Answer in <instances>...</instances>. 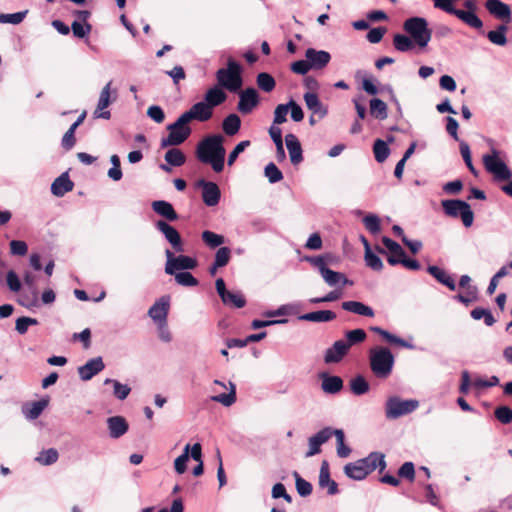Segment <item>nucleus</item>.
Here are the masks:
<instances>
[{
	"label": "nucleus",
	"instance_id": "obj_23",
	"mask_svg": "<svg viewBox=\"0 0 512 512\" xmlns=\"http://www.w3.org/2000/svg\"><path fill=\"white\" fill-rule=\"evenodd\" d=\"M111 85L112 81H109L100 92L97 109L94 112L96 118L110 119L111 117L110 111H104L111 103Z\"/></svg>",
	"mask_w": 512,
	"mask_h": 512
},
{
	"label": "nucleus",
	"instance_id": "obj_6",
	"mask_svg": "<svg viewBox=\"0 0 512 512\" xmlns=\"http://www.w3.org/2000/svg\"><path fill=\"white\" fill-rule=\"evenodd\" d=\"M188 124L186 120L183 121L182 115L174 123L169 124L167 126L168 135L161 139L160 147L167 148L184 143L192 133Z\"/></svg>",
	"mask_w": 512,
	"mask_h": 512
},
{
	"label": "nucleus",
	"instance_id": "obj_56",
	"mask_svg": "<svg viewBox=\"0 0 512 512\" xmlns=\"http://www.w3.org/2000/svg\"><path fill=\"white\" fill-rule=\"evenodd\" d=\"M264 174L272 184L277 183L283 179L281 170L273 162H270L265 166Z\"/></svg>",
	"mask_w": 512,
	"mask_h": 512
},
{
	"label": "nucleus",
	"instance_id": "obj_3",
	"mask_svg": "<svg viewBox=\"0 0 512 512\" xmlns=\"http://www.w3.org/2000/svg\"><path fill=\"white\" fill-rule=\"evenodd\" d=\"M395 357L389 348L376 346L369 350V366L378 379L388 378L394 367Z\"/></svg>",
	"mask_w": 512,
	"mask_h": 512
},
{
	"label": "nucleus",
	"instance_id": "obj_22",
	"mask_svg": "<svg viewBox=\"0 0 512 512\" xmlns=\"http://www.w3.org/2000/svg\"><path fill=\"white\" fill-rule=\"evenodd\" d=\"M319 378L321 379V389L326 394L334 395L343 389L344 383L340 376L322 372L320 373Z\"/></svg>",
	"mask_w": 512,
	"mask_h": 512
},
{
	"label": "nucleus",
	"instance_id": "obj_35",
	"mask_svg": "<svg viewBox=\"0 0 512 512\" xmlns=\"http://www.w3.org/2000/svg\"><path fill=\"white\" fill-rule=\"evenodd\" d=\"M323 280L325 283L331 287L336 286L338 284L350 285L352 282L343 274L331 269L324 270V272L321 274Z\"/></svg>",
	"mask_w": 512,
	"mask_h": 512
},
{
	"label": "nucleus",
	"instance_id": "obj_63",
	"mask_svg": "<svg viewBox=\"0 0 512 512\" xmlns=\"http://www.w3.org/2000/svg\"><path fill=\"white\" fill-rule=\"evenodd\" d=\"M9 248L13 256H25L28 253V245L23 240H11Z\"/></svg>",
	"mask_w": 512,
	"mask_h": 512
},
{
	"label": "nucleus",
	"instance_id": "obj_50",
	"mask_svg": "<svg viewBox=\"0 0 512 512\" xmlns=\"http://www.w3.org/2000/svg\"><path fill=\"white\" fill-rule=\"evenodd\" d=\"M201 237L203 242L210 248L219 247L225 242L224 236L210 230L203 231Z\"/></svg>",
	"mask_w": 512,
	"mask_h": 512
},
{
	"label": "nucleus",
	"instance_id": "obj_37",
	"mask_svg": "<svg viewBox=\"0 0 512 512\" xmlns=\"http://www.w3.org/2000/svg\"><path fill=\"white\" fill-rule=\"evenodd\" d=\"M508 31V24L502 23L497 26L495 30H491L487 33L489 41L498 46H504L507 44L506 33Z\"/></svg>",
	"mask_w": 512,
	"mask_h": 512
},
{
	"label": "nucleus",
	"instance_id": "obj_48",
	"mask_svg": "<svg viewBox=\"0 0 512 512\" xmlns=\"http://www.w3.org/2000/svg\"><path fill=\"white\" fill-rule=\"evenodd\" d=\"M366 337V332L361 328H357L345 333V342L347 347L350 349L352 346L365 341Z\"/></svg>",
	"mask_w": 512,
	"mask_h": 512
},
{
	"label": "nucleus",
	"instance_id": "obj_42",
	"mask_svg": "<svg viewBox=\"0 0 512 512\" xmlns=\"http://www.w3.org/2000/svg\"><path fill=\"white\" fill-rule=\"evenodd\" d=\"M164 159L168 165L174 166V167H180L186 161L185 154L180 149H177V148L169 149L165 153Z\"/></svg>",
	"mask_w": 512,
	"mask_h": 512
},
{
	"label": "nucleus",
	"instance_id": "obj_24",
	"mask_svg": "<svg viewBox=\"0 0 512 512\" xmlns=\"http://www.w3.org/2000/svg\"><path fill=\"white\" fill-rule=\"evenodd\" d=\"M330 439V427H325L308 439L309 450L306 457L314 456L321 452V445Z\"/></svg>",
	"mask_w": 512,
	"mask_h": 512
},
{
	"label": "nucleus",
	"instance_id": "obj_54",
	"mask_svg": "<svg viewBox=\"0 0 512 512\" xmlns=\"http://www.w3.org/2000/svg\"><path fill=\"white\" fill-rule=\"evenodd\" d=\"M295 485L298 494L301 497H307L312 493V485L305 479H303L297 472H294Z\"/></svg>",
	"mask_w": 512,
	"mask_h": 512
},
{
	"label": "nucleus",
	"instance_id": "obj_18",
	"mask_svg": "<svg viewBox=\"0 0 512 512\" xmlns=\"http://www.w3.org/2000/svg\"><path fill=\"white\" fill-rule=\"evenodd\" d=\"M349 350L344 339L337 340L326 350L324 361L327 364L339 363Z\"/></svg>",
	"mask_w": 512,
	"mask_h": 512
},
{
	"label": "nucleus",
	"instance_id": "obj_39",
	"mask_svg": "<svg viewBox=\"0 0 512 512\" xmlns=\"http://www.w3.org/2000/svg\"><path fill=\"white\" fill-rule=\"evenodd\" d=\"M211 400L221 403L225 407H230L236 402V385L229 382V392L211 396Z\"/></svg>",
	"mask_w": 512,
	"mask_h": 512
},
{
	"label": "nucleus",
	"instance_id": "obj_53",
	"mask_svg": "<svg viewBox=\"0 0 512 512\" xmlns=\"http://www.w3.org/2000/svg\"><path fill=\"white\" fill-rule=\"evenodd\" d=\"M177 284L184 287H194L198 285V280L188 271H179L173 274Z\"/></svg>",
	"mask_w": 512,
	"mask_h": 512
},
{
	"label": "nucleus",
	"instance_id": "obj_59",
	"mask_svg": "<svg viewBox=\"0 0 512 512\" xmlns=\"http://www.w3.org/2000/svg\"><path fill=\"white\" fill-rule=\"evenodd\" d=\"M365 228L372 234H377L381 230L380 219L375 214H368L363 218Z\"/></svg>",
	"mask_w": 512,
	"mask_h": 512
},
{
	"label": "nucleus",
	"instance_id": "obj_38",
	"mask_svg": "<svg viewBox=\"0 0 512 512\" xmlns=\"http://www.w3.org/2000/svg\"><path fill=\"white\" fill-rule=\"evenodd\" d=\"M350 390L351 392L356 396H361L366 394L369 389L370 385L368 381L365 379L363 375H356L353 377L349 382Z\"/></svg>",
	"mask_w": 512,
	"mask_h": 512
},
{
	"label": "nucleus",
	"instance_id": "obj_32",
	"mask_svg": "<svg viewBox=\"0 0 512 512\" xmlns=\"http://www.w3.org/2000/svg\"><path fill=\"white\" fill-rule=\"evenodd\" d=\"M427 272L431 276H433L439 283L445 285L451 291H454L456 289L454 279L449 274H447L442 268L435 265H431L428 266Z\"/></svg>",
	"mask_w": 512,
	"mask_h": 512
},
{
	"label": "nucleus",
	"instance_id": "obj_33",
	"mask_svg": "<svg viewBox=\"0 0 512 512\" xmlns=\"http://www.w3.org/2000/svg\"><path fill=\"white\" fill-rule=\"evenodd\" d=\"M336 318L335 312L331 310H318L302 314L298 317L299 320L309 322H329Z\"/></svg>",
	"mask_w": 512,
	"mask_h": 512
},
{
	"label": "nucleus",
	"instance_id": "obj_41",
	"mask_svg": "<svg viewBox=\"0 0 512 512\" xmlns=\"http://www.w3.org/2000/svg\"><path fill=\"white\" fill-rule=\"evenodd\" d=\"M370 113L373 117L379 120L387 118V105L384 101L379 98H373L370 100Z\"/></svg>",
	"mask_w": 512,
	"mask_h": 512
},
{
	"label": "nucleus",
	"instance_id": "obj_36",
	"mask_svg": "<svg viewBox=\"0 0 512 512\" xmlns=\"http://www.w3.org/2000/svg\"><path fill=\"white\" fill-rule=\"evenodd\" d=\"M371 331L380 335L383 339H385L390 344H396L398 346L408 348V349L413 348L412 344L408 343L404 339L390 333L389 331H387L381 327H378V326L371 327Z\"/></svg>",
	"mask_w": 512,
	"mask_h": 512
},
{
	"label": "nucleus",
	"instance_id": "obj_34",
	"mask_svg": "<svg viewBox=\"0 0 512 512\" xmlns=\"http://www.w3.org/2000/svg\"><path fill=\"white\" fill-rule=\"evenodd\" d=\"M226 98V93L219 86H214L205 93L204 102L213 109V107L222 104Z\"/></svg>",
	"mask_w": 512,
	"mask_h": 512
},
{
	"label": "nucleus",
	"instance_id": "obj_4",
	"mask_svg": "<svg viewBox=\"0 0 512 512\" xmlns=\"http://www.w3.org/2000/svg\"><path fill=\"white\" fill-rule=\"evenodd\" d=\"M218 85L230 92H237L243 85L242 67L233 58H228L227 67L216 72Z\"/></svg>",
	"mask_w": 512,
	"mask_h": 512
},
{
	"label": "nucleus",
	"instance_id": "obj_46",
	"mask_svg": "<svg viewBox=\"0 0 512 512\" xmlns=\"http://www.w3.org/2000/svg\"><path fill=\"white\" fill-rule=\"evenodd\" d=\"M367 462L369 465L370 472H373L375 469H379V472H383L386 468V461L384 454L380 452H371L367 457Z\"/></svg>",
	"mask_w": 512,
	"mask_h": 512
},
{
	"label": "nucleus",
	"instance_id": "obj_17",
	"mask_svg": "<svg viewBox=\"0 0 512 512\" xmlns=\"http://www.w3.org/2000/svg\"><path fill=\"white\" fill-rule=\"evenodd\" d=\"M485 8L492 16L503 21V23H510L512 11L508 4L501 0H487Z\"/></svg>",
	"mask_w": 512,
	"mask_h": 512
},
{
	"label": "nucleus",
	"instance_id": "obj_15",
	"mask_svg": "<svg viewBox=\"0 0 512 512\" xmlns=\"http://www.w3.org/2000/svg\"><path fill=\"white\" fill-rule=\"evenodd\" d=\"M344 473L352 480L361 481L365 479L371 473L366 457L347 463L344 466Z\"/></svg>",
	"mask_w": 512,
	"mask_h": 512
},
{
	"label": "nucleus",
	"instance_id": "obj_64",
	"mask_svg": "<svg viewBox=\"0 0 512 512\" xmlns=\"http://www.w3.org/2000/svg\"><path fill=\"white\" fill-rule=\"evenodd\" d=\"M382 243L385 246V248L390 252V254H394L397 256H405V251L401 247V245L396 241L392 240L391 238L383 236Z\"/></svg>",
	"mask_w": 512,
	"mask_h": 512
},
{
	"label": "nucleus",
	"instance_id": "obj_8",
	"mask_svg": "<svg viewBox=\"0 0 512 512\" xmlns=\"http://www.w3.org/2000/svg\"><path fill=\"white\" fill-rule=\"evenodd\" d=\"M444 213L453 218L460 217L465 227H470L474 221V213L470 205L460 199H446L441 201Z\"/></svg>",
	"mask_w": 512,
	"mask_h": 512
},
{
	"label": "nucleus",
	"instance_id": "obj_11",
	"mask_svg": "<svg viewBox=\"0 0 512 512\" xmlns=\"http://www.w3.org/2000/svg\"><path fill=\"white\" fill-rule=\"evenodd\" d=\"M155 228L163 234L174 252L183 253L185 251L182 237L175 227L164 220H158L155 222Z\"/></svg>",
	"mask_w": 512,
	"mask_h": 512
},
{
	"label": "nucleus",
	"instance_id": "obj_7",
	"mask_svg": "<svg viewBox=\"0 0 512 512\" xmlns=\"http://www.w3.org/2000/svg\"><path fill=\"white\" fill-rule=\"evenodd\" d=\"M419 407L416 399H401L399 396H391L385 403V416L389 420H395L414 412Z\"/></svg>",
	"mask_w": 512,
	"mask_h": 512
},
{
	"label": "nucleus",
	"instance_id": "obj_51",
	"mask_svg": "<svg viewBox=\"0 0 512 512\" xmlns=\"http://www.w3.org/2000/svg\"><path fill=\"white\" fill-rule=\"evenodd\" d=\"M59 458L58 451L55 448L43 450L36 457V461L41 465L48 466L54 464Z\"/></svg>",
	"mask_w": 512,
	"mask_h": 512
},
{
	"label": "nucleus",
	"instance_id": "obj_45",
	"mask_svg": "<svg viewBox=\"0 0 512 512\" xmlns=\"http://www.w3.org/2000/svg\"><path fill=\"white\" fill-rule=\"evenodd\" d=\"M414 40L403 34H395L393 37L394 48L399 52H408L414 47Z\"/></svg>",
	"mask_w": 512,
	"mask_h": 512
},
{
	"label": "nucleus",
	"instance_id": "obj_52",
	"mask_svg": "<svg viewBox=\"0 0 512 512\" xmlns=\"http://www.w3.org/2000/svg\"><path fill=\"white\" fill-rule=\"evenodd\" d=\"M364 260L366 266L374 271L379 272L384 267L381 258L376 255L372 249H367V251L364 252Z\"/></svg>",
	"mask_w": 512,
	"mask_h": 512
},
{
	"label": "nucleus",
	"instance_id": "obj_12",
	"mask_svg": "<svg viewBox=\"0 0 512 512\" xmlns=\"http://www.w3.org/2000/svg\"><path fill=\"white\" fill-rule=\"evenodd\" d=\"M259 93L254 87H248L239 92L237 109L240 113L250 114L259 104Z\"/></svg>",
	"mask_w": 512,
	"mask_h": 512
},
{
	"label": "nucleus",
	"instance_id": "obj_30",
	"mask_svg": "<svg viewBox=\"0 0 512 512\" xmlns=\"http://www.w3.org/2000/svg\"><path fill=\"white\" fill-rule=\"evenodd\" d=\"M343 310L365 317H374V310L360 301H344L341 304Z\"/></svg>",
	"mask_w": 512,
	"mask_h": 512
},
{
	"label": "nucleus",
	"instance_id": "obj_47",
	"mask_svg": "<svg viewBox=\"0 0 512 512\" xmlns=\"http://www.w3.org/2000/svg\"><path fill=\"white\" fill-rule=\"evenodd\" d=\"M256 83L258 87L266 93L273 91L276 86L275 79L267 72L259 73L256 77Z\"/></svg>",
	"mask_w": 512,
	"mask_h": 512
},
{
	"label": "nucleus",
	"instance_id": "obj_62",
	"mask_svg": "<svg viewBox=\"0 0 512 512\" xmlns=\"http://www.w3.org/2000/svg\"><path fill=\"white\" fill-rule=\"evenodd\" d=\"M494 415L496 419L502 424H509L512 422V409L508 406H499L495 409Z\"/></svg>",
	"mask_w": 512,
	"mask_h": 512
},
{
	"label": "nucleus",
	"instance_id": "obj_31",
	"mask_svg": "<svg viewBox=\"0 0 512 512\" xmlns=\"http://www.w3.org/2000/svg\"><path fill=\"white\" fill-rule=\"evenodd\" d=\"M48 403V399H40L38 401H34L24 405L22 412L28 420L37 419L42 414L43 410L48 406Z\"/></svg>",
	"mask_w": 512,
	"mask_h": 512
},
{
	"label": "nucleus",
	"instance_id": "obj_19",
	"mask_svg": "<svg viewBox=\"0 0 512 512\" xmlns=\"http://www.w3.org/2000/svg\"><path fill=\"white\" fill-rule=\"evenodd\" d=\"M109 436L112 439H118L125 435L129 430L127 420L120 415L111 416L106 420Z\"/></svg>",
	"mask_w": 512,
	"mask_h": 512
},
{
	"label": "nucleus",
	"instance_id": "obj_9",
	"mask_svg": "<svg viewBox=\"0 0 512 512\" xmlns=\"http://www.w3.org/2000/svg\"><path fill=\"white\" fill-rule=\"evenodd\" d=\"M434 6L444 12L451 14L461 20L463 23L474 29H482L483 22L477 16L476 12L464 11L454 7L452 0H433Z\"/></svg>",
	"mask_w": 512,
	"mask_h": 512
},
{
	"label": "nucleus",
	"instance_id": "obj_20",
	"mask_svg": "<svg viewBox=\"0 0 512 512\" xmlns=\"http://www.w3.org/2000/svg\"><path fill=\"white\" fill-rule=\"evenodd\" d=\"M169 312V297L163 296L148 310V316L156 323L167 321Z\"/></svg>",
	"mask_w": 512,
	"mask_h": 512
},
{
	"label": "nucleus",
	"instance_id": "obj_13",
	"mask_svg": "<svg viewBox=\"0 0 512 512\" xmlns=\"http://www.w3.org/2000/svg\"><path fill=\"white\" fill-rule=\"evenodd\" d=\"M197 186L202 188V200L209 207L216 206L221 198V191L218 185L211 181L201 179Z\"/></svg>",
	"mask_w": 512,
	"mask_h": 512
},
{
	"label": "nucleus",
	"instance_id": "obj_49",
	"mask_svg": "<svg viewBox=\"0 0 512 512\" xmlns=\"http://www.w3.org/2000/svg\"><path fill=\"white\" fill-rule=\"evenodd\" d=\"M225 300L226 301H222L225 305L232 306L235 308H243L246 305V299L243 296V294L239 291H228L225 294Z\"/></svg>",
	"mask_w": 512,
	"mask_h": 512
},
{
	"label": "nucleus",
	"instance_id": "obj_21",
	"mask_svg": "<svg viewBox=\"0 0 512 512\" xmlns=\"http://www.w3.org/2000/svg\"><path fill=\"white\" fill-rule=\"evenodd\" d=\"M306 107L313 115H316L319 119H323L328 114V107L323 104L317 93L306 92L303 95Z\"/></svg>",
	"mask_w": 512,
	"mask_h": 512
},
{
	"label": "nucleus",
	"instance_id": "obj_40",
	"mask_svg": "<svg viewBox=\"0 0 512 512\" xmlns=\"http://www.w3.org/2000/svg\"><path fill=\"white\" fill-rule=\"evenodd\" d=\"M222 127L224 132L228 136H233L236 133H238L240 127H241V119L237 114H229L222 123Z\"/></svg>",
	"mask_w": 512,
	"mask_h": 512
},
{
	"label": "nucleus",
	"instance_id": "obj_2",
	"mask_svg": "<svg viewBox=\"0 0 512 512\" xmlns=\"http://www.w3.org/2000/svg\"><path fill=\"white\" fill-rule=\"evenodd\" d=\"M482 160L486 171L493 175L495 181H508L501 186V191L512 198V170L500 159L499 151L492 148L491 154H485Z\"/></svg>",
	"mask_w": 512,
	"mask_h": 512
},
{
	"label": "nucleus",
	"instance_id": "obj_57",
	"mask_svg": "<svg viewBox=\"0 0 512 512\" xmlns=\"http://www.w3.org/2000/svg\"><path fill=\"white\" fill-rule=\"evenodd\" d=\"M190 445L184 447L183 453L178 456L174 461V468L178 474H183L187 469V462L189 460Z\"/></svg>",
	"mask_w": 512,
	"mask_h": 512
},
{
	"label": "nucleus",
	"instance_id": "obj_14",
	"mask_svg": "<svg viewBox=\"0 0 512 512\" xmlns=\"http://www.w3.org/2000/svg\"><path fill=\"white\" fill-rule=\"evenodd\" d=\"M105 368V363L101 356L89 359L84 365L77 368L79 378L82 381H89L95 375Z\"/></svg>",
	"mask_w": 512,
	"mask_h": 512
},
{
	"label": "nucleus",
	"instance_id": "obj_43",
	"mask_svg": "<svg viewBox=\"0 0 512 512\" xmlns=\"http://www.w3.org/2000/svg\"><path fill=\"white\" fill-rule=\"evenodd\" d=\"M373 153L378 163H383L390 154V148L387 142L382 139H376L373 144Z\"/></svg>",
	"mask_w": 512,
	"mask_h": 512
},
{
	"label": "nucleus",
	"instance_id": "obj_25",
	"mask_svg": "<svg viewBox=\"0 0 512 512\" xmlns=\"http://www.w3.org/2000/svg\"><path fill=\"white\" fill-rule=\"evenodd\" d=\"M319 486L321 488H328L327 494L331 496L336 495L339 492L338 484L330 477L329 463L326 460H323L321 463Z\"/></svg>",
	"mask_w": 512,
	"mask_h": 512
},
{
	"label": "nucleus",
	"instance_id": "obj_29",
	"mask_svg": "<svg viewBox=\"0 0 512 512\" xmlns=\"http://www.w3.org/2000/svg\"><path fill=\"white\" fill-rule=\"evenodd\" d=\"M73 187L74 183L70 180L68 173L64 172L53 181L51 185V192L54 196L62 197L66 193L72 191Z\"/></svg>",
	"mask_w": 512,
	"mask_h": 512
},
{
	"label": "nucleus",
	"instance_id": "obj_5",
	"mask_svg": "<svg viewBox=\"0 0 512 512\" xmlns=\"http://www.w3.org/2000/svg\"><path fill=\"white\" fill-rule=\"evenodd\" d=\"M403 29L420 48H425L431 40L432 31L428 27V21L423 17L413 16L406 19Z\"/></svg>",
	"mask_w": 512,
	"mask_h": 512
},
{
	"label": "nucleus",
	"instance_id": "obj_16",
	"mask_svg": "<svg viewBox=\"0 0 512 512\" xmlns=\"http://www.w3.org/2000/svg\"><path fill=\"white\" fill-rule=\"evenodd\" d=\"M213 111L208 104L204 101L195 103L188 111L181 114L183 121L186 120L188 123L192 120H198L201 122L207 121L212 117Z\"/></svg>",
	"mask_w": 512,
	"mask_h": 512
},
{
	"label": "nucleus",
	"instance_id": "obj_10",
	"mask_svg": "<svg viewBox=\"0 0 512 512\" xmlns=\"http://www.w3.org/2000/svg\"><path fill=\"white\" fill-rule=\"evenodd\" d=\"M165 256V273L168 275H173L177 271L193 270L198 265L195 258L183 254L175 256L174 252L170 249L165 250Z\"/></svg>",
	"mask_w": 512,
	"mask_h": 512
},
{
	"label": "nucleus",
	"instance_id": "obj_27",
	"mask_svg": "<svg viewBox=\"0 0 512 512\" xmlns=\"http://www.w3.org/2000/svg\"><path fill=\"white\" fill-rule=\"evenodd\" d=\"M153 211L162 216L166 222H173L178 220L179 215L175 211L173 205L165 200H156L151 204Z\"/></svg>",
	"mask_w": 512,
	"mask_h": 512
},
{
	"label": "nucleus",
	"instance_id": "obj_58",
	"mask_svg": "<svg viewBox=\"0 0 512 512\" xmlns=\"http://www.w3.org/2000/svg\"><path fill=\"white\" fill-rule=\"evenodd\" d=\"M38 324V320L36 318L22 316L16 320L15 329L20 335L26 334L29 326H34Z\"/></svg>",
	"mask_w": 512,
	"mask_h": 512
},
{
	"label": "nucleus",
	"instance_id": "obj_61",
	"mask_svg": "<svg viewBox=\"0 0 512 512\" xmlns=\"http://www.w3.org/2000/svg\"><path fill=\"white\" fill-rule=\"evenodd\" d=\"M6 284L11 292L17 293L22 289V282L14 270H9L6 274Z\"/></svg>",
	"mask_w": 512,
	"mask_h": 512
},
{
	"label": "nucleus",
	"instance_id": "obj_44",
	"mask_svg": "<svg viewBox=\"0 0 512 512\" xmlns=\"http://www.w3.org/2000/svg\"><path fill=\"white\" fill-rule=\"evenodd\" d=\"M113 385V395L119 399L124 400L131 392V388L127 384H122L117 380L107 378L104 380V385Z\"/></svg>",
	"mask_w": 512,
	"mask_h": 512
},
{
	"label": "nucleus",
	"instance_id": "obj_26",
	"mask_svg": "<svg viewBox=\"0 0 512 512\" xmlns=\"http://www.w3.org/2000/svg\"><path fill=\"white\" fill-rule=\"evenodd\" d=\"M285 144L289 152V157L293 165H298L303 161V151L298 138L289 133L285 136Z\"/></svg>",
	"mask_w": 512,
	"mask_h": 512
},
{
	"label": "nucleus",
	"instance_id": "obj_1",
	"mask_svg": "<svg viewBox=\"0 0 512 512\" xmlns=\"http://www.w3.org/2000/svg\"><path fill=\"white\" fill-rule=\"evenodd\" d=\"M223 141L221 134L210 135L202 139L196 147L197 159L202 163L210 164L216 173L224 169L226 150Z\"/></svg>",
	"mask_w": 512,
	"mask_h": 512
},
{
	"label": "nucleus",
	"instance_id": "obj_55",
	"mask_svg": "<svg viewBox=\"0 0 512 512\" xmlns=\"http://www.w3.org/2000/svg\"><path fill=\"white\" fill-rule=\"evenodd\" d=\"M112 167L108 170V177L113 181H119L122 179L121 162L118 155L114 154L110 157Z\"/></svg>",
	"mask_w": 512,
	"mask_h": 512
},
{
	"label": "nucleus",
	"instance_id": "obj_60",
	"mask_svg": "<svg viewBox=\"0 0 512 512\" xmlns=\"http://www.w3.org/2000/svg\"><path fill=\"white\" fill-rule=\"evenodd\" d=\"M71 30L73 35L77 38L86 37L92 30V26L89 23L82 24L80 21H73L71 24Z\"/></svg>",
	"mask_w": 512,
	"mask_h": 512
},
{
	"label": "nucleus",
	"instance_id": "obj_28",
	"mask_svg": "<svg viewBox=\"0 0 512 512\" xmlns=\"http://www.w3.org/2000/svg\"><path fill=\"white\" fill-rule=\"evenodd\" d=\"M305 57L311 64L312 69L324 68L331 59V56L327 51L316 50L314 48H308L305 52Z\"/></svg>",
	"mask_w": 512,
	"mask_h": 512
}]
</instances>
